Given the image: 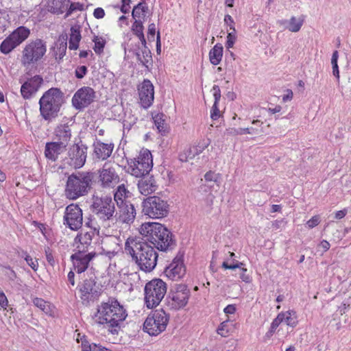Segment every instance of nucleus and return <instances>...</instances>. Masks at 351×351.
Returning a JSON list of instances; mask_svg holds the SVG:
<instances>
[{"instance_id": "nucleus-24", "label": "nucleus", "mask_w": 351, "mask_h": 351, "mask_svg": "<svg viewBox=\"0 0 351 351\" xmlns=\"http://www.w3.org/2000/svg\"><path fill=\"white\" fill-rule=\"evenodd\" d=\"M68 35L66 33L60 34L57 42L54 43V46L51 47V50L53 51V56L56 61L60 63L66 54L67 49Z\"/></svg>"}, {"instance_id": "nucleus-40", "label": "nucleus", "mask_w": 351, "mask_h": 351, "mask_svg": "<svg viewBox=\"0 0 351 351\" xmlns=\"http://www.w3.org/2000/svg\"><path fill=\"white\" fill-rule=\"evenodd\" d=\"M278 315H282L281 317L282 322H285L287 326L294 327L298 321L295 317H293L292 314L289 311H287L286 313H280Z\"/></svg>"}, {"instance_id": "nucleus-48", "label": "nucleus", "mask_w": 351, "mask_h": 351, "mask_svg": "<svg viewBox=\"0 0 351 351\" xmlns=\"http://www.w3.org/2000/svg\"><path fill=\"white\" fill-rule=\"evenodd\" d=\"M3 268L8 270L7 271H5L4 275L10 281L14 282L18 278L16 272L10 265L4 266Z\"/></svg>"}, {"instance_id": "nucleus-28", "label": "nucleus", "mask_w": 351, "mask_h": 351, "mask_svg": "<svg viewBox=\"0 0 351 351\" xmlns=\"http://www.w3.org/2000/svg\"><path fill=\"white\" fill-rule=\"evenodd\" d=\"M71 125L69 123H61L58 125L54 130L58 141L67 146L68 142L71 137V130L70 128Z\"/></svg>"}, {"instance_id": "nucleus-30", "label": "nucleus", "mask_w": 351, "mask_h": 351, "mask_svg": "<svg viewBox=\"0 0 351 351\" xmlns=\"http://www.w3.org/2000/svg\"><path fill=\"white\" fill-rule=\"evenodd\" d=\"M139 49V47H138ZM134 54L136 56L137 60L144 66L147 71H150L153 66V59L151 50L148 48L142 49L141 53L138 49L133 51Z\"/></svg>"}, {"instance_id": "nucleus-47", "label": "nucleus", "mask_w": 351, "mask_h": 351, "mask_svg": "<svg viewBox=\"0 0 351 351\" xmlns=\"http://www.w3.org/2000/svg\"><path fill=\"white\" fill-rule=\"evenodd\" d=\"M88 73V68L85 65L78 66L75 70V76L77 79L84 78Z\"/></svg>"}, {"instance_id": "nucleus-1", "label": "nucleus", "mask_w": 351, "mask_h": 351, "mask_svg": "<svg viewBox=\"0 0 351 351\" xmlns=\"http://www.w3.org/2000/svg\"><path fill=\"white\" fill-rule=\"evenodd\" d=\"M154 246L139 237H129L125 243V252L130 254L139 268L145 272L152 271L156 266L158 254Z\"/></svg>"}, {"instance_id": "nucleus-38", "label": "nucleus", "mask_w": 351, "mask_h": 351, "mask_svg": "<svg viewBox=\"0 0 351 351\" xmlns=\"http://www.w3.org/2000/svg\"><path fill=\"white\" fill-rule=\"evenodd\" d=\"M93 42L95 43L93 49L95 53L100 55L104 51V49L106 45V40L102 37L98 36H94Z\"/></svg>"}, {"instance_id": "nucleus-17", "label": "nucleus", "mask_w": 351, "mask_h": 351, "mask_svg": "<svg viewBox=\"0 0 351 351\" xmlns=\"http://www.w3.org/2000/svg\"><path fill=\"white\" fill-rule=\"evenodd\" d=\"M183 254L179 252L172 262L165 269V274L171 280L177 281L186 274V267L184 264Z\"/></svg>"}, {"instance_id": "nucleus-36", "label": "nucleus", "mask_w": 351, "mask_h": 351, "mask_svg": "<svg viewBox=\"0 0 351 351\" xmlns=\"http://www.w3.org/2000/svg\"><path fill=\"white\" fill-rule=\"evenodd\" d=\"M70 0H52L50 11L52 13L60 14L66 10Z\"/></svg>"}, {"instance_id": "nucleus-35", "label": "nucleus", "mask_w": 351, "mask_h": 351, "mask_svg": "<svg viewBox=\"0 0 351 351\" xmlns=\"http://www.w3.org/2000/svg\"><path fill=\"white\" fill-rule=\"evenodd\" d=\"M279 23L284 25L288 24V25L286 26L287 29L291 32H298L301 29L304 20L300 19H297L295 16H292L289 21L287 20H282L280 21Z\"/></svg>"}, {"instance_id": "nucleus-23", "label": "nucleus", "mask_w": 351, "mask_h": 351, "mask_svg": "<svg viewBox=\"0 0 351 351\" xmlns=\"http://www.w3.org/2000/svg\"><path fill=\"white\" fill-rule=\"evenodd\" d=\"M43 82V77L36 75L25 82L21 87V93L25 99H30L35 94Z\"/></svg>"}, {"instance_id": "nucleus-57", "label": "nucleus", "mask_w": 351, "mask_h": 351, "mask_svg": "<svg viewBox=\"0 0 351 351\" xmlns=\"http://www.w3.org/2000/svg\"><path fill=\"white\" fill-rule=\"evenodd\" d=\"M25 261L34 271H37L38 267V263L36 259L34 261L33 258L30 256H29Z\"/></svg>"}, {"instance_id": "nucleus-45", "label": "nucleus", "mask_w": 351, "mask_h": 351, "mask_svg": "<svg viewBox=\"0 0 351 351\" xmlns=\"http://www.w3.org/2000/svg\"><path fill=\"white\" fill-rule=\"evenodd\" d=\"M84 10V4L80 3L79 2H74L69 3L67 9H66V13L65 14L64 18H67L73 12L76 10L82 11Z\"/></svg>"}, {"instance_id": "nucleus-62", "label": "nucleus", "mask_w": 351, "mask_h": 351, "mask_svg": "<svg viewBox=\"0 0 351 351\" xmlns=\"http://www.w3.org/2000/svg\"><path fill=\"white\" fill-rule=\"evenodd\" d=\"M93 16L97 19H103L105 16V11L101 8H97L95 9L93 12Z\"/></svg>"}, {"instance_id": "nucleus-34", "label": "nucleus", "mask_w": 351, "mask_h": 351, "mask_svg": "<svg viewBox=\"0 0 351 351\" xmlns=\"http://www.w3.org/2000/svg\"><path fill=\"white\" fill-rule=\"evenodd\" d=\"M149 12L148 6L146 3L139 2L136 5L132 10V16L136 19H141L145 21V18Z\"/></svg>"}, {"instance_id": "nucleus-21", "label": "nucleus", "mask_w": 351, "mask_h": 351, "mask_svg": "<svg viewBox=\"0 0 351 351\" xmlns=\"http://www.w3.org/2000/svg\"><path fill=\"white\" fill-rule=\"evenodd\" d=\"M141 104L143 108H148L154 99V87L149 80L145 79L138 88Z\"/></svg>"}, {"instance_id": "nucleus-22", "label": "nucleus", "mask_w": 351, "mask_h": 351, "mask_svg": "<svg viewBox=\"0 0 351 351\" xmlns=\"http://www.w3.org/2000/svg\"><path fill=\"white\" fill-rule=\"evenodd\" d=\"M117 206L119 210L114 214L116 221L128 224L132 223L136 217V210L134 205L129 202Z\"/></svg>"}, {"instance_id": "nucleus-32", "label": "nucleus", "mask_w": 351, "mask_h": 351, "mask_svg": "<svg viewBox=\"0 0 351 351\" xmlns=\"http://www.w3.org/2000/svg\"><path fill=\"white\" fill-rule=\"evenodd\" d=\"M223 48L221 44H216L209 52V60L212 64L218 65L222 59Z\"/></svg>"}, {"instance_id": "nucleus-59", "label": "nucleus", "mask_w": 351, "mask_h": 351, "mask_svg": "<svg viewBox=\"0 0 351 351\" xmlns=\"http://www.w3.org/2000/svg\"><path fill=\"white\" fill-rule=\"evenodd\" d=\"M121 12L123 14L128 13L130 12L131 0H121Z\"/></svg>"}, {"instance_id": "nucleus-61", "label": "nucleus", "mask_w": 351, "mask_h": 351, "mask_svg": "<svg viewBox=\"0 0 351 351\" xmlns=\"http://www.w3.org/2000/svg\"><path fill=\"white\" fill-rule=\"evenodd\" d=\"M241 273H240V278L245 282H250L251 279L248 274H246L247 269L243 268L241 267V269H240Z\"/></svg>"}, {"instance_id": "nucleus-55", "label": "nucleus", "mask_w": 351, "mask_h": 351, "mask_svg": "<svg viewBox=\"0 0 351 351\" xmlns=\"http://www.w3.org/2000/svg\"><path fill=\"white\" fill-rule=\"evenodd\" d=\"M45 251L47 262L51 266L53 267L55 265V260L51 249L49 247H47V248H45Z\"/></svg>"}, {"instance_id": "nucleus-56", "label": "nucleus", "mask_w": 351, "mask_h": 351, "mask_svg": "<svg viewBox=\"0 0 351 351\" xmlns=\"http://www.w3.org/2000/svg\"><path fill=\"white\" fill-rule=\"evenodd\" d=\"M212 90L213 91L214 103L219 104L221 99V90L218 85H214Z\"/></svg>"}, {"instance_id": "nucleus-53", "label": "nucleus", "mask_w": 351, "mask_h": 351, "mask_svg": "<svg viewBox=\"0 0 351 351\" xmlns=\"http://www.w3.org/2000/svg\"><path fill=\"white\" fill-rule=\"evenodd\" d=\"M82 341V351H90L92 350V345L87 339L85 335H83L81 338Z\"/></svg>"}, {"instance_id": "nucleus-42", "label": "nucleus", "mask_w": 351, "mask_h": 351, "mask_svg": "<svg viewBox=\"0 0 351 351\" xmlns=\"http://www.w3.org/2000/svg\"><path fill=\"white\" fill-rule=\"evenodd\" d=\"M282 316V315H278L277 317L273 320L271 324L270 328L265 335L267 337L270 338L275 333L276 328L282 323L281 317Z\"/></svg>"}, {"instance_id": "nucleus-8", "label": "nucleus", "mask_w": 351, "mask_h": 351, "mask_svg": "<svg viewBox=\"0 0 351 351\" xmlns=\"http://www.w3.org/2000/svg\"><path fill=\"white\" fill-rule=\"evenodd\" d=\"M127 162L128 171L136 178L149 173L153 167L152 155L147 149H142L137 158L127 159Z\"/></svg>"}, {"instance_id": "nucleus-5", "label": "nucleus", "mask_w": 351, "mask_h": 351, "mask_svg": "<svg viewBox=\"0 0 351 351\" xmlns=\"http://www.w3.org/2000/svg\"><path fill=\"white\" fill-rule=\"evenodd\" d=\"M64 94L59 88L52 87L45 91L39 99V109L41 117L47 121H51L58 116L63 104Z\"/></svg>"}, {"instance_id": "nucleus-50", "label": "nucleus", "mask_w": 351, "mask_h": 351, "mask_svg": "<svg viewBox=\"0 0 351 351\" xmlns=\"http://www.w3.org/2000/svg\"><path fill=\"white\" fill-rule=\"evenodd\" d=\"M244 265V263L242 262L236 261L233 264H228L227 261H223L221 267L225 269H241V267Z\"/></svg>"}, {"instance_id": "nucleus-33", "label": "nucleus", "mask_w": 351, "mask_h": 351, "mask_svg": "<svg viewBox=\"0 0 351 351\" xmlns=\"http://www.w3.org/2000/svg\"><path fill=\"white\" fill-rule=\"evenodd\" d=\"M130 191L125 188L123 184L117 186L116 191L114 194V200L116 202L117 205H122V204L127 203L125 199L129 197Z\"/></svg>"}, {"instance_id": "nucleus-16", "label": "nucleus", "mask_w": 351, "mask_h": 351, "mask_svg": "<svg viewBox=\"0 0 351 351\" xmlns=\"http://www.w3.org/2000/svg\"><path fill=\"white\" fill-rule=\"evenodd\" d=\"M81 293L80 298L83 302H89L97 300L101 294V289L94 278L85 279L81 285H78Z\"/></svg>"}, {"instance_id": "nucleus-15", "label": "nucleus", "mask_w": 351, "mask_h": 351, "mask_svg": "<svg viewBox=\"0 0 351 351\" xmlns=\"http://www.w3.org/2000/svg\"><path fill=\"white\" fill-rule=\"evenodd\" d=\"M82 210L77 204H71L66 206L64 216V224L72 230H77L82 225Z\"/></svg>"}, {"instance_id": "nucleus-27", "label": "nucleus", "mask_w": 351, "mask_h": 351, "mask_svg": "<svg viewBox=\"0 0 351 351\" xmlns=\"http://www.w3.org/2000/svg\"><path fill=\"white\" fill-rule=\"evenodd\" d=\"M94 154L99 160H106L109 158L114 148L113 143H104L101 141H97L93 144Z\"/></svg>"}, {"instance_id": "nucleus-58", "label": "nucleus", "mask_w": 351, "mask_h": 351, "mask_svg": "<svg viewBox=\"0 0 351 351\" xmlns=\"http://www.w3.org/2000/svg\"><path fill=\"white\" fill-rule=\"evenodd\" d=\"M224 22L226 24H227L230 29L236 32L235 27H234V21L232 19V17L229 14H226L224 16Z\"/></svg>"}, {"instance_id": "nucleus-31", "label": "nucleus", "mask_w": 351, "mask_h": 351, "mask_svg": "<svg viewBox=\"0 0 351 351\" xmlns=\"http://www.w3.org/2000/svg\"><path fill=\"white\" fill-rule=\"evenodd\" d=\"M82 36L80 26L75 25L71 27L69 48L71 50H76L79 47V43L81 40Z\"/></svg>"}, {"instance_id": "nucleus-49", "label": "nucleus", "mask_w": 351, "mask_h": 351, "mask_svg": "<svg viewBox=\"0 0 351 351\" xmlns=\"http://www.w3.org/2000/svg\"><path fill=\"white\" fill-rule=\"evenodd\" d=\"M237 40L236 32L232 30L231 32H229L227 36V40L226 43V47L227 49H230L233 47L234 44Z\"/></svg>"}, {"instance_id": "nucleus-3", "label": "nucleus", "mask_w": 351, "mask_h": 351, "mask_svg": "<svg viewBox=\"0 0 351 351\" xmlns=\"http://www.w3.org/2000/svg\"><path fill=\"white\" fill-rule=\"evenodd\" d=\"M127 316L123 306L112 298H110L106 302H102L95 315V317H98L97 322L99 324H108V331L112 335H118L121 323Z\"/></svg>"}, {"instance_id": "nucleus-41", "label": "nucleus", "mask_w": 351, "mask_h": 351, "mask_svg": "<svg viewBox=\"0 0 351 351\" xmlns=\"http://www.w3.org/2000/svg\"><path fill=\"white\" fill-rule=\"evenodd\" d=\"M131 30L134 35L136 36L144 34V26H143V21L141 19L134 20Z\"/></svg>"}, {"instance_id": "nucleus-51", "label": "nucleus", "mask_w": 351, "mask_h": 351, "mask_svg": "<svg viewBox=\"0 0 351 351\" xmlns=\"http://www.w3.org/2000/svg\"><path fill=\"white\" fill-rule=\"evenodd\" d=\"M227 326L228 321L221 322L217 330V333L222 337H226L228 333V329L227 328Z\"/></svg>"}, {"instance_id": "nucleus-54", "label": "nucleus", "mask_w": 351, "mask_h": 351, "mask_svg": "<svg viewBox=\"0 0 351 351\" xmlns=\"http://www.w3.org/2000/svg\"><path fill=\"white\" fill-rule=\"evenodd\" d=\"M319 216L315 215L306 222V225L309 228H313L314 227L317 226L319 223Z\"/></svg>"}, {"instance_id": "nucleus-29", "label": "nucleus", "mask_w": 351, "mask_h": 351, "mask_svg": "<svg viewBox=\"0 0 351 351\" xmlns=\"http://www.w3.org/2000/svg\"><path fill=\"white\" fill-rule=\"evenodd\" d=\"M93 235V232H86L84 233L81 232L77 234L74 239L75 243L77 244L75 251H82V250L84 248V252L86 253L88 250V247L91 244Z\"/></svg>"}, {"instance_id": "nucleus-12", "label": "nucleus", "mask_w": 351, "mask_h": 351, "mask_svg": "<svg viewBox=\"0 0 351 351\" xmlns=\"http://www.w3.org/2000/svg\"><path fill=\"white\" fill-rule=\"evenodd\" d=\"M91 208L93 212L104 221L112 219L115 213L114 203L109 195H93Z\"/></svg>"}, {"instance_id": "nucleus-6", "label": "nucleus", "mask_w": 351, "mask_h": 351, "mask_svg": "<svg viewBox=\"0 0 351 351\" xmlns=\"http://www.w3.org/2000/svg\"><path fill=\"white\" fill-rule=\"evenodd\" d=\"M190 297L191 291L187 285L175 283L170 287L165 303L169 309L178 311L187 305Z\"/></svg>"}, {"instance_id": "nucleus-43", "label": "nucleus", "mask_w": 351, "mask_h": 351, "mask_svg": "<svg viewBox=\"0 0 351 351\" xmlns=\"http://www.w3.org/2000/svg\"><path fill=\"white\" fill-rule=\"evenodd\" d=\"M34 304L43 311L45 313H49L50 312V305L49 302L45 301L42 298H36L33 300Z\"/></svg>"}, {"instance_id": "nucleus-18", "label": "nucleus", "mask_w": 351, "mask_h": 351, "mask_svg": "<svg viewBox=\"0 0 351 351\" xmlns=\"http://www.w3.org/2000/svg\"><path fill=\"white\" fill-rule=\"evenodd\" d=\"M97 254L95 252L85 254L84 248L82 251H75L70 258L73 263L74 269L77 274L84 272L88 267L90 262L96 256Z\"/></svg>"}, {"instance_id": "nucleus-26", "label": "nucleus", "mask_w": 351, "mask_h": 351, "mask_svg": "<svg viewBox=\"0 0 351 351\" xmlns=\"http://www.w3.org/2000/svg\"><path fill=\"white\" fill-rule=\"evenodd\" d=\"M66 146L56 142H47L45 145V156L52 162L56 161L58 156L66 150Z\"/></svg>"}, {"instance_id": "nucleus-10", "label": "nucleus", "mask_w": 351, "mask_h": 351, "mask_svg": "<svg viewBox=\"0 0 351 351\" xmlns=\"http://www.w3.org/2000/svg\"><path fill=\"white\" fill-rule=\"evenodd\" d=\"M47 51L46 42L37 38L25 45L21 57V64L29 66L40 60Z\"/></svg>"}, {"instance_id": "nucleus-37", "label": "nucleus", "mask_w": 351, "mask_h": 351, "mask_svg": "<svg viewBox=\"0 0 351 351\" xmlns=\"http://www.w3.org/2000/svg\"><path fill=\"white\" fill-rule=\"evenodd\" d=\"M164 114L162 113L157 114L153 117L154 123L158 129V132L162 135H165L167 132V125L165 123Z\"/></svg>"}, {"instance_id": "nucleus-39", "label": "nucleus", "mask_w": 351, "mask_h": 351, "mask_svg": "<svg viewBox=\"0 0 351 351\" xmlns=\"http://www.w3.org/2000/svg\"><path fill=\"white\" fill-rule=\"evenodd\" d=\"M204 179L206 182H214L217 186H219L221 180V175L213 171H208L205 173Z\"/></svg>"}, {"instance_id": "nucleus-64", "label": "nucleus", "mask_w": 351, "mask_h": 351, "mask_svg": "<svg viewBox=\"0 0 351 351\" xmlns=\"http://www.w3.org/2000/svg\"><path fill=\"white\" fill-rule=\"evenodd\" d=\"M92 350L90 351H111L110 350L96 343H93Z\"/></svg>"}, {"instance_id": "nucleus-14", "label": "nucleus", "mask_w": 351, "mask_h": 351, "mask_svg": "<svg viewBox=\"0 0 351 351\" xmlns=\"http://www.w3.org/2000/svg\"><path fill=\"white\" fill-rule=\"evenodd\" d=\"M96 97V93L90 86H83L78 89L72 97L73 106L77 110H82L90 105Z\"/></svg>"}, {"instance_id": "nucleus-2", "label": "nucleus", "mask_w": 351, "mask_h": 351, "mask_svg": "<svg viewBox=\"0 0 351 351\" xmlns=\"http://www.w3.org/2000/svg\"><path fill=\"white\" fill-rule=\"evenodd\" d=\"M140 234L144 241L153 244L155 248L162 252L170 250L176 245V241L172 232L160 223H143L140 228Z\"/></svg>"}, {"instance_id": "nucleus-9", "label": "nucleus", "mask_w": 351, "mask_h": 351, "mask_svg": "<svg viewBox=\"0 0 351 351\" xmlns=\"http://www.w3.org/2000/svg\"><path fill=\"white\" fill-rule=\"evenodd\" d=\"M169 315L162 309L152 311L143 324V329L149 335L156 336L166 329Z\"/></svg>"}, {"instance_id": "nucleus-44", "label": "nucleus", "mask_w": 351, "mask_h": 351, "mask_svg": "<svg viewBox=\"0 0 351 351\" xmlns=\"http://www.w3.org/2000/svg\"><path fill=\"white\" fill-rule=\"evenodd\" d=\"M208 145V143H203L202 144L199 143L198 145L193 146V147H189L188 149V151L193 158L195 156L199 155L206 148H207Z\"/></svg>"}, {"instance_id": "nucleus-60", "label": "nucleus", "mask_w": 351, "mask_h": 351, "mask_svg": "<svg viewBox=\"0 0 351 351\" xmlns=\"http://www.w3.org/2000/svg\"><path fill=\"white\" fill-rule=\"evenodd\" d=\"M189 159H193V157L188 149L179 154V160L181 162H187Z\"/></svg>"}, {"instance_id": "nucleus-63", "label": "nucleus", "mask_w": 351, "mask_h": 351, "mask_svg": "<svg viewBox=\"0 0 351 351\" xmlns=\"http://www.w3.org/2000/svg\"><path fill=\"white\" fill-rule=\"evenodd\" d=\"M0 306L5 309L8 306V300L3 291L0 293Z\"/></svg>"}, {"instance_id": "nucleus-13", "label": "nucleus", "mask_w": 351, "mask_h": 351, "mask_svg": "<svg viewBox=\"0 0 351 351\" xmlns=\"http://www.w3.org/2000/svg\"><path fill=\"white\" fill-rule=\"evenodd\" d=\"M29 29L25 26H20L6 37L0 45V51L8 54L21 44L29 36Z\"/></svg>"}, {"instance_id": "nucleus-25", "label": "nucleus", "mask_w": 351, "mask_h": 351, "mask_svg": "<svg viewBox=\"0 0 351 351\" xmlns=\"http://www.w3.org/2000/svg\"><path fill=\"white\" fill-rule=\"evenodd\" d=\"M139 178L138 188L142 195H147L156 191L158 186L152 175L148 173Z\"/></svg>"}, {"instance_id": "nucleus-52", "label": "nucleus", "mask_w": 351, "mask_h": 351, "mask_svg": "<svg viewBox=\"0 0 351 351\" xmlns=\"http://www.w3.org/2000/svg\"><path fill=\"white\" fill-rule=\"evenodd\" d=\"M219 104H213V106L210 112V117L213 120H217L220 117V111L218 108Z\"/></svg>"}, {"instance_id": "nucleus-4", "label": "nucleus", "mask_w": 351, "mask_h": 351, "mask_svg": "<svg viewBox=\"0 0 351 351\" xmlns=\"http://www.w3.org/2000/svg\"><path fill=\"white\" fill-rule=\"evenodd\" d=\"M97 179V173L93 171H78L69 176L64 190L66 198L75 200L88 193L93 183Z\"/></svg>"}, {"instance_id": "nucleus-7", "label": "nucleus", "mask_w": 351, "mask_h": 351, "mask_svg": "<svg viewBox=\"0 0 351 351\" xmlns=\"http://www.w3.org/2000/svg\"><path fill=\"white\" fill-rule=\"evenodd\" d=\"M167 286L160 278H154L144 287L145 302L148 308L156 307L167 293Z\"/></svg>"}, {"instance_id": "nucleus-20", "label": "nucleus", "mask_w": 351, "mask_h": 351, "mask_svg": "<svg viewBox=\"0 0 351 351\" xmlns=\"http://www.w3.org/2000/svg\"><path fill=\"white\" fill-rule=\"evenodd\" d=\"M97 173V178L101 182L103 187H110L119 182V176L116 173L114 168L105 163L102 169H99Z\"/></svg>"}, {"instance_id": "nucleus-19", "label": "nucleus", "mask_w": 351, "mask_h": 351, "mask_svg": "<svg viewBox=\"0 0 351 351\" xmlns=\"http://www.w3.org/2000/svg\"><path fill=\"white\" fill-rule=\"evenodd\" d=\"M88 147L86 145L75 143L69 151L70 165L75 169L82 167L86 160Z\"/></svg>"}, {"instance_id": "nucleus-46", "label": "nucleus", "mask_w": 351, "mask_h": 351, "mask_svg": "<svg viewBox=\"0 0 351 351\" xmlns=\"http://www.w3.org/2000/svg\"><path fill=\"white\" fill-rule=\"evenodd\" d=\"M254 129L253 128H230L228 129V133L232 135H241L243 134H252Z\"/></svg>"}, {"instance_id": "nucleus-11", "label": "nucleus", "mask_w": 351, "mask_h": 351, "mask_svg": "<svg viewBox=\"0 0 351 351\" xmlns=\"http://www.w3.org/2000/svg\"><path fill=\"white\" fill-rule=\"evenodd\" d=\"M169 204L158 196H150L143 202V212L150 218L160 219L169 213Z\"/></svg>"}]
</instances>
